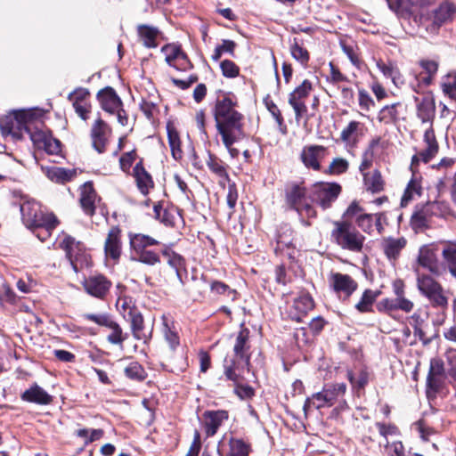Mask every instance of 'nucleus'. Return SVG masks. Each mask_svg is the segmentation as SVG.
Here are the masks:
<instances>
[{
	"label": "nucleus",
	"instance_id": "nucleus-1",
	"mask_svg": "<svg viewBox=\"0 0 456 456\" xmlns=\"http://www.w3.org/2000/svg\"><path fill=\"white\" fill-rule=\"evenodd\" d=\"M238 102L232 93L216 101L213 110L216 126L224 147L232 158H237L240 151L233 144L246 137L244 115L237 110Z\"/></svg>",
	"mask_w": 456,
	"mask_h": 456
},
{
	"label": "nucleus",
	"instance_id": "nucleus-2",
	"mask_svg": "<svg viewBox=\"0 0 456 456\" xmlns=\"http://www.w3.org/2000/svg\"><path fill=\"white\" fill-rule=\"evenodd\" d=\"M330 240L341 249L352 253H362L366 237L349 220L342 219L333 222Z\"/></svg>",
	"mask_w": 456,
	"mask_h": 456
},
{
	"label": "nucleus",
	"instance_id": "nucleus-3",
	"mask_svg": "<svg viewBox=\"0 0 456 456\" xmlns=\"http://www.w3.org/2000/svg\"><path fill=\"white\" fill-rule=\"evenodd\" d=\"M249 333L248 328H242L240 330L233 346L234 358L226 357L224 361V375L229 380L236 382L239 378L237 370H248L250 364Z\"/></svg>",
	"mask_w": 456,
	"mask_h": 456
},
{
	"label": "nucleus",
	"instance_id": "nucleus-4",
	"mask_svg": "<svg viewBox=\"0 0 456 456\" xmlns=\"http://www.w3.org/2000/svg\"><path fill=\"white\" fill-rule=\"evenodd\" d=\"M284 199L286 206L296 211L298 216H305L307 218H316L317 211L310 199V189L305 185V182L292 181L284 188Z\"/></svg>",
	"mask_w": 456,
	"mask_h": 456
},
{
	"label": "nucleus",
	"instance_id": "nucleus-5",
	"mask_svg": "<svg viewBox=\"0 0 456 456\" xmlns=\"http://www.w3.org/2000/svg\"><path fill=\"white\" fill-rule=\"evenodd\" d=\"M131 248V259L147 265H156L160 263V255L150 248L159 245L156 239L142 233H132L129 235Z\"/></svg>",
	"mask_w": 456,
	"mask_h": 456
},
{
	"label": "nucleus",
	"instance_id": "nucleus-6",
	"mask_svg": "<svg viewBox=\"0 0 456 456\" xmlns=\"http://www.w3.org/2000/svg\"><path fill=\"white\" fill-rule=\"evenodd\" d=\"M59 246L65 251L66 257L75 273L92 266L91 255L83 242L70 235H65Z\"/></svg>",
	"mask_w": 456,
	"mask_h": 456
},
{
	"label": "nucleus",
	"instance_id": "nucleus-7",
	"mask_svg": "<svg viewBox=\"0 0 456 456\" xmlns=\"http://www.w3.org/2000/svg\"><path fill=\"white\" fill-rule=\"evenodd\" d=\"M444 362L440 357H433L429 362V369L426 379V394L428 399L444 396L446 386Z\"/></svg>",
	"mask_w": 456,
	"mask_h": 456
},
{
	"label": "nucleus",
	"instance_id": "nucleus-8",
	"mask_svg": "<svg viewBox=\"0 0 456 456\" xmlns=\"http://www.w3.org/2000/svg\"><path fill=\"white\" fill-rule=\"evenodd\" d=\"M31 115L25 111H17L0 118V129L4 136H12L15 141L21 140L29 129Z\"/></svg>",
	"mask_w": 456,
	"mask_h": 456
},
{
	"label": "nucleus",
	"instance_id": "nucleus-9",
	"mask_svg": "<svg viewBox=\"0 0 456 456\" xmlns=\"http://www.w3.org/2000/svg\"><path fill=\"white\" fill-rule=\"evenodd\" d=\"M342 187L338 183L318 182L310 187L311 202L316 203L323 210L329 209L338 200Z\"/></svg>",
	"mask_w": 456,
	"mask_h": 456
},
{
	"label": "nucleus",
	"instance_id": "nucleus-10",
	"mask_svg": "<svg viewBox=\"0 0 456 456\" xmlns=\"http://www.w3.org/2000/svg\"><path fill=\"white\" fill-rule=\"evenodd\" d=\"M417 287L419 292L428 298L433 306L447 307L448 299L444 295L441 284L430 275L417 273Z\"/></svg>",
	"mask_w": 456,
	"mask_h": 456
},
{
	"label": "nucleus",
	"instance_id": "nucleus-11",
	"mask_svg": "<svg viewBox=\"0 0 456 456\" xmlns=\"http://www.w3.org/2000/svg\"><path fill=\"white\" fill-rule=\"evenodd\" d=\"M166 63L178 71H187L193 68L188 55L177 44H167L161 47Z\"/></svg>",
	"mask_w": 456,
	"mask_h": 456
},
{
	"label": "nucleus",
	"instance_id": "nucleus-12",
	"mask_svg": "<svg viewBox=\"0 0 456 456\" xmlns=\"http://www.w3.org/2000/svg\"><path fill=\"white\" fill-rule=\"evenodd\" d=\"M312 91V83L305 79L300 86L296 87L289 95V104L295 111V118L299 122L307 113L306 100Z\"/></svg>",
	"mask_w": 456,
	"mask_h": 456
},
{
	"label": "nucleus",
	"instance_id": "nucleus-13",
	"mask_svg": "<svg viewBox=\"0 0 456 456\" xmlns=\"http://www.w3.org/2000/svg\"><path fill=\"white\" fill-rule=\"evenodd\" d=\"M423 142L426 144L425 149L419 151L411 158V168L413 170H416V167L419 166V162L428 163L438 153L439 145L432 126L425 131Z\"/></svg>",
	"mask_w": 456,
	"mask_h": 456
},
{
	"label": "nucleus",
	"instance_id": "nucleus-14",
	"mask_svg": "<svg viewBox=\"0 0 456 456\" xmlns=\"http://www.w3.org/2000/svg\"><path fill=\"white\" fill-rule=\"evenodd\" d=\"M85 291L98 299H104L112 287L111 281L102 273H94L84 279Z\"/></svg>",
	"mask_w": 456,
	"mask_h": 456
},
{
	"label": "nucleus",
	"instance_id": "nucleus-15",
	"mask_svg": "<svg viewBox=\"0 0 456 456\" xmlns=\"http://www.w3.org/2000/svg\"><path fill=\"white\" fill-rule=\"evenodd\" d=\"M20 214L23 224L32 229L44 222L46 217L53 216L52 213H44L41 205L36 200H26L20 205Z\"/></svg>",
	"mask_w": 456,
	"mask_h": 456
},
{
	"label": "nucleus",
	"instance_id": "nucleus-16",
	"mask_svg": "<svg viewBox=\"0 0 456 456\" xmlns=\"http://www.w3.org/2000/svg\"><path fill=\"white\" fill-rule=\"evenodd\" d=\"M330 283L336 294L344 299H348L358 288V283L350 275L341 273H331Z\"/></svg>",
	"mask_w": 456,
	"mask_h": 456
},
{
	"label": "nucleus",
	"instance_id": "nucleus-17",
	"mask_svg": "<svg viewBox=\"0 0 456 456\" xmlns=\"http://www.w3.org/2000/svg\"><path fill=\"white\" fill-rule=\"evenodd\" d=\"M130 175L134 179L138 191L143 196H147L150 191L154 188L153 178L144 167L142 158L136 162Z\"/></svg>",
	"mask_w": 456,
	"mask_h": 456
},
{
	"label": "nucleus",
	"instance_id": "nucleus-18",
	"mask_svg": "<svg viewBox=\"0 0 456 456\" xmlns=\"http://www.w3.org/2000/svg\"><path fill=\"white\" fill-rule=\"evenodd\" d=\"M89 92L85 88H77L71 92L68 99L72 102L73 107L76 113L83 119L87 120L89 118V113L91 111V104L89 103Z\"/></svg>",
	"mask_w": 456,
	"mask_h": 456
},
{
	"label": "nucleus",
	"instance_id": "nucleus-19",
	"mask_svg": "<svg viewBox=\"0 0 456 456\" xmlns=\"http://www.w3.org/2000/svg\"><path fill=\"white\" fill-rule=\"evenodd\" d=\"M104 252L107 258L118 261L122 253L121 230L118 226H113L108 232L105 243Z\"/></svg>",
	"mask_w": 456,
	"mask_h": 456
},
{
	"label": "nucleus",
	"instance_id": "nucleus-20",
	"mask_svg": "<svg viewBox=\"0 0 456 456\" xmlns=\"http://www.w3.org/2000/svg\"><path fill=\"white\" fill-rule=\"evenodd\" d=\"M326 148L322 145H309L305 146L300 154V159L303 164L307 168L314 170H320V160L325 156Z\"/></svg>",
	"mask_w": 456,
	"mask_h": 456
},
{
	"label": "nucleus",
	"instance_id": "nucleus-21",
	"mask_svg": "<svg viewBox=\"0 0 456 456\" xmlns=\"http://www.w3.org/2000/svg\"><path fill=\"white\" fill-rule=\"evenodd\" d=\"M96 97L102 109L110 114H114L123 104L120 97L111 86H106L100 90Z\"/></svg>",
	"mask_w": 456,
	"mask_h": 456
},
{
	"label": "nucleus",
	"instance_id": "nucleus-22",
	"mask_svg": "<svg viewBox=\"0 0 456 456\" xmlns=\"http://www.w3.org/2000/svg\"><path fill=\"white\" fill-rule=\"evenodd\" d=\"M97 192L92 182L85 183L80 189L79 202L84 213L93 216L96 210Z\"/></svg>",
	"mask_w": 456,
	"mask_h": 456
},
{
	"label": "nucleus",
	"instance_id": "nucleus-23",
	"mask_svg": "<svg viewBox=\"0 0 456 456\" xmlns=\"http://www.w3.org/2000/svg\"><path fill=\"white\" fill-rule=\"evenodd\" d=\"M414 307L413 302L406 297L384 298L377 304V309L380 313L389 314L393 311L402 310L410 313Z\"/></svg>",
	"mask_w": 456,
	"mask_h": 456
},
{
	"label": "nucleus",
	"instance_id": "nucleus-24",
	"mask_svg": "<svg viewBox=\"0 0 456 456\" xmlns=\"http://www.w3.org/2000/svg\"><path fill=\"white\" fill-rule=\"evenodd\" d=\"M366 126L363 123L352 120L340 133V140L346 145L355 146L363 136Z\"/></svg>",
	"mask_w": 456,
	"mask_h": 456
},
{
	"label": "nucleus",
	"instance_id": "nucleus-25",
	"mask_svg": "<svg viewBox=\"0 0 456 456\" xmlns=\"http://www.w3.org/2000/svg\"><path fill=\"white\" fill-rule=\"evenodd\" d=\"M418 264L428 269L435 275H440V266L436 255V252L428 245L420 247L417 258Z\"/></svg>",
	"mask_w": 456,
	"mask_h": 456
},
{
	"label": "nucleus",
	"instance_id": "nucleus-26",
	"mask_svg": "<svg viewBox=\"0 0 456 456\" xmlns=\"http://www.w3.org/2000/svg\"><path fill=\"white\" fill-rule=\"evenodd\" d=\"M407 240L403 237L394 238L387 237L382 240V249L390 262H396L399 258L402 250L406 247Z\"/></svg>",
	"mask_w": 456,
	"mask_h": 456
},
{
	"label": "nucleus",
	"instance_id": "nucleus-27",
	"mask_svg": "<svg viewBox=\"0 0 456 456\" xmlns=\"http://www.w3.org/2000/svg\"><path fill=\"white\" fill-rule=\"evenodd\" d=\"M227 419L228 412L224 410L206 411L203 413V419L207 436H215L224 420Z\"/></svg>",
	"mask_w": 456,
	"mask_h": 456
},
{
	"label": "nucleus",
	"instance_id": "nucleus-28",
	"mask_svg": "<svg viewBox=\"0 0 456 456\" xmlns=\"http://www.w3.org/2000/svg\"><path fill=\"white\" fill-rule=\"evenodd\" d=\"M314 306V299L308 293H302L298 297L295 298L293 302L294 312L289 313L292 320L301 322L303 318L311 311Z\"/></svg>",
	"mask_w": 456,
	"mask_h": 456
},
{
	"label": "nucleus",
	"instance_id": "nucleus-29",
	"mask_svg": "<svg viewBox=\"0 0 456 456\" xmlns=\"http://www.w3.org/2000/svg\"><path fill=\"white\" fill-rule=\"evenodd\" d=\"M108 126L102 119L98 118L92 126L91 138L94 149L99 152L103 153L106 150Z\"/></svg>",
	"mask_w": 456,
	"mask_h": 456
},
{
	"label": "nucleus",
	"instance_id": "nucleus-30",
	"mask_svg": "<svg viewBox=\"0 0 456 456\" xmlns=\"http://www.w3.org/2000/svg\"><path fill=\"white\" fill-rule=\"evenodd\" d=\"M417 102V116L423 123L428 122L432 125L436 115L435 100L431 95H425L422 98H415Z\"/></svg>",
	"mask_w": 456,
	"mask_h": 456
},
{
	"label": "nucleus",
	"instance_id": "nucleus-31",
	"mask_svg": "<svg viewBox=\"0 0 456 456\" xmlns=\"http://www.w3.org/2000/svg\"><path fill=\"white\" fill-rule=\"evenodd\" d=\"M456 8L452 4L443 3L433 12L432 28L438 29L443 25L452 20Z\"/></svg>",
	"mask_w": 456,
	"mask_h": 456
},
{
	"label": "nucleus",
	"instance_id": "nucleus-32",
	"mask_svg": "<svg viewBox=\"0 0 456 456\" xmlns=\"http://www.w3.org/2000/svg\"><path fill=\"white\" fill-rule=\"evenodd\" d=\"M45 175L52 182L64 184L72 181L77 176L76 169H68L60 167H47L43 168Z\"/></svg>",
	"mask_w": 456,
	"mask_h": 456
},
{
	"label": "nucleus",
	"instance_id": "nucleus-33",
	"mask_svg": "<svg viewBox=\"0 0 456 456\" xmlns=\"http://www.w3.org/2000/svg\"><path fill=\"white\" fill-rule=\"evenodd\" d=\"M160 34L161 32L157 27L146 24L137 26V35L142 45L147 48L158 47L157 39Z\"/></svg>",
	"mask_w": 456,
	"mask_h": 456
},
{
	"label": "nucleus",
	"instance_id": "nucleus-34",
	"mask_svg": "<svg viewBox=\"0 0 456 456\" xmlns=\"http://www.w3.org/2000/svg\"><path fill=\"white\" fill-rule=\"evenodd\" d=\"M206 164L208 169L220 179V186L224 187L225 183L230 182V176L227 173V165H225L222 159L209 153Z\"/></svg>",
	"mask_w": 456,
	"mask_h": 456
},
{
	"label": "nucleus",
	"instance_id": "nucleus-35",
	"mask_svg": "<svg viewBox=\"0 0 456 456\" xmlns=\"http://www.w3.org/2000/svg\"><path fill=\"white\" fill-rule=\"evenodd\" d=\"M418 167H416V170H413L410 167L412 177L407 184V187L404 190L403 197L401 199V206L405 207L408 203L413 199L414 195L419 196L421 194V184L420 180L418 175Z\"/></svg>",
	"mask_w": 456,
	"mask_h": 456
},
{
	"label": "nucleus",
	"instance_id": "nucleus-36",
	"mask_svg": "<svg viewBox=\"0 0 456 456\" xmlns=\"http://www.w3.org/2000/svg\"><path fill=\"white\" fill-rule=\"evenodd\" d=\"M377 67L386 77L392 80L396 87H401L404 84V78L395 63L379 60L377 61Z\"/></svg>",
	"mask_w": 456,
	"mask_h": 456
},
{
	"label": "nucleus",
	"instance_id": "nucleus-37",
	"mask_svg": "<svg viewBox=\"0 0 456 456\" xmlns=\"http://www.w3.org/2000/svg\"><path fill=\"white\" fill-rule=\"evenodd\" d=\"M153 212L154 216L157 220H159L161 224H165L166 226L170 227L175 226V220L179 216L177 209L174 208H163L160 202H158L153 206Z\"/></svg>",
	"mask_w": 456,
	"mask_h": 456
},
{
	"label": "nucleus",
	"instance_id": "nucleus-38",
	"mask_svg": "<svg viewBox=\"0 0 456 456\" xmlns=\"http://www.w3.org/2000/svg\"><path fill=\"white\" fill-rule=\"evenodd\" d=\"M380 294V290L366 289L363 291L360 300L355 304V309L361 314L372 313L373 305Z\"/></svg>",
	"mask_w": 456,
	"mask_h": 456
},
{
	"label": "nucleus",
	"instance_id": "nucleus-39",
	"mask_svg": "<svg viewBox=\"0 0 456 456\" xmlns=\"http://www.w3.org/2000/svg\"><path fill=\"white\" fill-rule=\"evenodd\" d=\"M125 320L130 322L131 331L135 339L146 341L149 338V337L143 332L144 320L139 309L134 312V314L128 315Z\"/></svg>",
	"mask_w": 456,
	"mask_h": 456
},
{
	"label": "nucleus",
	"instance_id": "nucleus-40",
	"mask_svg": "<svg viewBox=\"0 0 456 456\" xmlns=\"http://www.w3.org/2000/svg\"><path fill=\"white\" fill-rule=\"evenodd\" d=\"M40 224L36 225L30 229L33 233L38 238L39 240L45 241L52 234V232L56 228L58 220L54 215L46 217Z\"/></svg>",
	"mask_w": 456,
	"mask_h": 456
},
{
	"label": "nucleus",
	"instance_id": "nucleus-41",
	"mask_svg": "<svg viewBox=\"0 0 456 456\" xmlns=\"http://www.w3.org/2000/svg\"><path fill=\"white\" fill-rule=\"evenodd\" d=\"M347 377L353 388L356 392V396H362L363 394L362 391L370 380V373L368 370L366 369H361L358 372L348 371Z\"/></svg>",
	"mask_w": 456,
	"mask_h": 456
},
{
	"label": "nucleus",
	"instance_id": "nucleus-42",
	"mask_svg": "<svg viewBox=\"0 0 456 456\" xmlns=\"http://www.w3.org/2000/svg\"><path fill=\"white\" fill-rule=\"evenodd\" d=\"M362 178L366 191L379 193L384 190L385 183L379 170L375 169L372 173L364 174Z\"/></svg>",
	"mask_w": 456,
	"mask_h": 456
},
{
	"label": "nucleus",
	"instance_id": "nucleus-43",
	"mask_svg": "<svg viewBox=\"0 0 456 456\" xmlns=\"http://www.w3.org/2000/svg\"><path fill=\"white\" fill-rule=\"evenodd\" d=\"M38 125L43 126V123L41 121H35L32 118V121L29 125V129L26 134L28 135L34 145L37 149H41L43 145H45V140L50 134L44 131L41 127L38 126Z\"/></svg>",
	"mask_w": 456,
	"mask_h": 456
},
{
	"label": "nucleus",
	"instance_id": "nucleus-44",
	"mask_svg": "<svg viewBox=\"0 0 456 456\" xmlns=\"http://www.w3.org/2000/svg\"><path fill=\"white\" fill-rule=\"evenodd\" d=\"M433 167L444 173V176L439 178V185H444L447 180L456 175V160L452 158H443Z\"/></svg>",
	"mask_w": 456,
	"mask_h": 456
},
{
	"label": "nucleus",
	"instance_id": "nucleus-45",
	"mask_svg": "<svg viewBox=\"0 0 456 456\" xmlns=\"http://www.w3.org/2000/svg\"><path fill=\"white\" fill-rule=\"evenodd\" d=\"M167 131L172 157L175 160H180L183 158V151L181 149V141L179 134L176 131V129L170 124H167Z\"/></svg>",
	"mask_w": 456,
	"mask_h": 456
},
{
	"label": "nucleus",
	"instance_id": "nucleus-46",
	"mask_svg": "<svg viewBox=\"0 0 456 456\" xmlns=\"http://www.w3.org/2000/svg\"><path fill=\"white\" fill-rule=\"evenodd\" d=\"M289 51L291 56L303 67L306 68L308 66L310 53L306 48L303 47L297 38L295 37L290 43Z\"/></svg>",
	"mask_w": 456,
	"mask_h": 456
},
{
	"label": "nucleus",
	"instance_id": "nucleus-47",
	"mask_svg": "<svg viewBox=\"0 0 456 456\" xmlns=\"http://www.w3.org/2000/svg\"><path fill=\"white\" fill-rule=\"evenodd\" d=\"M162 256L167 258V264L175 270L176 275L181 280L180 270L184 265L183 256L176 252L173 251L169 247L164 245L161 249Z\"/></svg>",
	"mask_w": 456,
	"mask_h": 456
},
{
	"label": "nucleus",
	"instance_id": "nucleus-48",
	"mask_svg": "<svg viewBox=\"0 0 456 456\" xmlns=\"http://www.w3.org/2000/svg\"><path fill=\"white\" fill-rule=\"evenodd\" d=\"M398 107H401L400 102L383 107L377 117L379 122L385 125L395 123L398 120Z\"/></svg>",
	"mask_w": 456,
	"mask_h": 456
},
{
	"label": "nucleus",
	"instance_id": "nucleus-49",
	"mask_svg": "<svg viewBox=\"0 0 456 456\" xmlns=\"http://www.w3.org/2000/svg\"><path fill=\"white\" fill-rule=\"evenodd\" d=\"M264 104L268 111L271 113L272 117L274 118L277 123L278 128L280 132L283 134L287 133V126L284 122V118L281 115V112L275 102L271 99L270 95H267L264 98Z\"/></svg>",
	"mask_w": 456,
	"mask_h": 456
},
{
	"label": "nucleus",
	"instance_id": "nucleus-50",
	"mask_svg": "<svg viewBox=\"0 0 456 456\" xmlns=\"http://www.w3.org/2000/svg\"><path fill=\"white\" fill-rule=\"evenodd\" d=\"M163 320V334L166 341L168 343L169 347L175 351L180 345V338L177 330L175 329L173 323L169 324L168 319L166 316L162 317Z\"/></svg>",
	"mask_w": 456,
	"mask_h": 456
},
{
	"label": "nucleus",
	"instance_id": "nucleus-51",
	"mask_svg": "<svg viewBox=\"0 0 456 456\" xmlns=\"http://www.w3.org/2000/svg\"><path fill=\"white\" fill-rule=\"evenodd\" d=\"M106 328L110 330V333L107 336V341L112 345H118L122 347L123 343L128 337L127 333H124L120 325L113 319Z\"/></svg>",
	"mask_w": 456,
	"mask_h": 456
},
{
	"label": "nucleus",
	"instance_id": "nucleus-52",
	"mask_svg": "<svg viewBox=\"0 0 456 456\" xmlns=\"http://www.w3.org/2000/svg\"><path fill=\"white\" fill-rule=\"evenodd\" d=\"M442 257L447 268L456 264V240L443 242Z\"/></svg>",
	"mask_w": 456,
	"mask_h": 456
},
{
	"label": "nucleus",
	"instance_id": "nucleus-53",
	"mask_svg": "<svg viewBox=\"0 0 456 456\" xmlns=\"http://www.w3.org/2000/svg\"><path fill=\"white\" fill-rule=\"evenodd\" d=\"M374 218L373 214H359L354 219L355 224L359 229H361L364 233L371 235L374 232Z\"/></svg>",
	"mask_w": 456,
	"mask_h": 456
},
{
	"label": "nucleus",
	"instance_id": "nucleus-54",
	"mask_svg": "<svg viewBox=\"0 0 456 456\" xmlns=\"http://www.w3.org/2000/svg\"><path fill=\"white\" fill-rule=\"evenodd\" d=\"M210 291L216 295L225 296L232 301L236 299L237 296L235 289H231L230 286L220 281H213L210 283Z\"/></svg>",
	"mask_w": 456,
	"mask_h": 456
},
{
	"label": "nucleus",
	"instance_id": "nucleus-55",
	"mask_svg": "<svg viewBox=\"0 0 456 456\" xmlns=\"http://www.w3.org/2000/svg\"><path fill=\"white\" fill-rule=\"evenodd\" d=\"M125 374L127 378L137 381L144 380L147 378L144 368L137 362H130L125 368Z\"/></svg>",
	"mask_w": 456,
	"mask_h": 456
},
{
	"label": "nucleus",
	"instance_id": "nucleus-56",
	"mask_svg": "<svg viewBox=\"0 0 456 456\" xmlns=\"http://www.w3.org/2000/svg\"><path fill=\"white\" fill-rule=\"evenodd\" d=\"M117 309L123 315L124 319L134 314L138 308L135 306L133 299L129 297H119L116 303Z\"/></svg>",
	"mask_w": 456,
	"mask_h": 456
},
{
	"label": "nucleus",
	"instance_id": "nucleus-57",
	"mask_svg": "<svg viewBox=\"0 0 456 456\" xmlns=\"http://www.w3.org/2000/svg\"><path fill=\"white\" fill-rule=\"evenodd\" d=\"M293 231L290 227H281L277 234V246L280 249L293 248Z\"/></svg>",
	"mask_w": 456,
	"mask_h": 456
},
{
	"label": "nucleus",
	"instance_id": "nucleus-58",
	"mask_svg": "<svg viewBox=\"0 0 456 456\" xmlns=\"http://www.w3.org/2000/svg\"><path fill=\"white\" fill-rule=\"evenodd\" d=\"M229 445L228 456H248L249 454V445L241 439L231 438Z\"/></svg>",
	"mask_w": 456,
	"mask_h": 456
},
{
	"label": "nucleus",
	"instance_id": "nucleus-59",
	"mask_svg": "<svg viewBox=\"0 0 456 456\" xmlns=\"http://www.w3.org/2000/svg\"><path fill=\"white\" fill-rule=\"evenodd\" d=\"M343 53L347 56L350 62L357 69L361 68L362 61L359 57L358 48L353 44H346L344 41L340 42Z\"/></svg>",
	"mask_w": 456,
	"mask_h": 456
},
{
	"label": "nucleus",
	"instance_id": "nucleus-60",
	"mask_svg": "<svg viewBox=\"0 0 456 456\" xmlns=\"http://www.w3.org/2000/svg\"><path fill=\"white\" fill-rule=\"evenodd\" d=\"M137 159H141L138 157L136 150L133 149L130 151L124 152L120 158H119V167L120 169L127 174L130 175L132 172L130 171L134 162L136 161Z\"/></svg>",
	"mask_w": 456,
	"mask_h": 456
},
{
	"label": "nucleus",
	"instance_id": "nucleus-61",
	"mask_svg": "<svg viewBox=\"0 0 456 456\" xmlns=\"http://www.w3.org/2000/svg\"><path fill=\"white\" fill-rule=\"evenodd\" d=\"M441 86L446 96L456 101V72L448 74L443 79Z\"/></svg>",
	"mask_w": 456,
	"mask_h": 456
},
{
	"label": "nucleus",
	"instance_id": "nucleus-62",
	"mask_svg": "<svg viewBox=\"0 0 456 456\" xmlns=\"http://www.w3.org/2000/svg\"><path fill=\"white\" fill-rule=\"evenodd\" d=\"M428 208L423 207L414 212L411 218V224L413 228H424L427 227L429 222V217L427 214Z\"/></svg>",
	"mask_w": 456,
	"mask_h": 456
},
{
	"label": "nucleus",
	"instance_id": "nucleus-63",
	"mask_svg": "<svg viewBox=\"0 0 456 456\" xmlns=\"http://www.w3.org/2000/svg\"><path fill=\"white\" fill-rule=\"evenodd\" d=\"M329 67L330 75L327 77V82L337 86L342 82H349L348 77L333 62L330 61Z\"/></svg>",
	"mask_w": 456,
	"mask_h": 456
},
{
	"label": "nucleus",
	"instance_id": "nucleus-64",
	"mask_svg": "<svg viewBox=\"0 0 456 456\" xmlns=\"http://www.w3.org/2000/svg\"><path fill=\"white\" fill-rule=\"evenodd\" d=\"M81 317L84 320L93 322L101 327H107L110 324V322L113 319L112 316L107 313L84 314Z\"/></svg>",
	"mask_w": 456,
	"mask_h": 456
}]
</instances>
